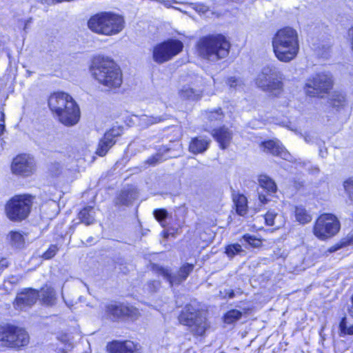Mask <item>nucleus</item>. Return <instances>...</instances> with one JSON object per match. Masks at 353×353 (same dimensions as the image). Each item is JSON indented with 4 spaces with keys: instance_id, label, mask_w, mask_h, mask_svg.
I'll return each instance as SVG.
<instances>
[{
    "instance_id": "obj_10",
    "label": "nucleus",
    "mask_w": 353,
    "mask_h": 353,
    "mask_svg": "<svg viewBox=\"0 0 353 353\" xmlns=\"http://www.w3.org/2000/svg\"><path fill=\"white\" fill-rule=\"evenodd\" d=\"M333 85L332 76L330 73L319 72L310 77L306 81L304 90L307 96L323 97Z\"/></svg>"
},
{
    "instance_id": "obj_54",
    "label": "nucleus",
    "mask_w": 353,
    "mask_h": 353,
    "mask_svg": "<svg viewBox=\"0 0 353 353\" xmlns=\"http://www.w3.org/2000/svg\"><path fill=\"white\" fill-rule=\"evenodd\" d=\"M319 152H320V155L322 157H324V151L322 149L320 150Z\"/></svg>"
},
{
    "instance_id": "obj_19",
    "label": "nucleus",
    "mask_w": 353,
    "mask_h": 353,
    "mask_svg": "<svg viewBox=\"0 0 353 353\" xmlns=\"http://www.w3.org/2000/svg\"><path fill=\"white\" fill-rule=\"evenodd\" d=\"M211 134L219 143L221 149L227 148L232 139V131L225 126L213 129Z\"/></svg>"
},
{
    "instance_id": "obj_28",
    "label": "nucleus",
    "mask_w": 353,
    "mask_h": 353,
    "mask_svg": "<svg viewBox=\"0 0 353 353\" xmlns=\"http://www.w3.org/2000/svg\"><path fill=\"white\" fill-rule=\"evenodd\" d=\"M79 219L82 223L87 225L94 223L95 221L94 208L91 206L84 208L79 212Z\"/></svg>"
},
{
    "instance_id": "obj_13",
    "label": "nucleus",
    "mask_w": 353,
    "mask_h": 353,
    "mask_svg": "<svg viewBox=\"0 0 353 353\" xmlns=\"http://www.w3.org/2000/svg\"><path fill=\"white\" fill-rule=\"evenodd\" d=\"M104 316L112 321H117L123 316L135 317L138 310L121 303H110L104 306Z\"/></svg>"
},
{
    "instance_id": "obj_3",
    "label": "nucleus",
    "mask_w": 353,
    "mask_h": 353,
    "mask_svg": "<svg viewBox=\"0 0 353 353\" xmlns=\"http://www.w3.org/2000/svg\"><path fill=\"white\" fill-rule=\"evenodd\" d=\"M48 105L65 125H74L79 121V108L72 97L65 92H59L51 94Z\"/></svg>"
},
{
    "instance_id": "obj_1",
    "label": "nucleus",
    "mask_w": 353,
    "mask_h": 353,
    "mask_svg": "<svg viewBox=\"0 0 353 353\" xmlns=\"http://www.w3.org/2000/svg\"><path fill=\"white\" fill-rule=\"evenodd\" d=\"M91 70L95 79L109 90L119 88L122 83L120 68L108 57H95L92 60Z\"/></svg>"
},
{
    "instance_id": "obj_39",
    "label": "nucleus",
    "mask_w": 353,
    "mask_h": 353,
    "mask_svg": "<svg viewBox=\"0 0 353 353\" xmlns=\"http://www.w3.org/2000/svg\"><path fill=\"white\" fill-rule=\"evenodd\" d=\"M339 329L343 334H353V324L347 326L346 318H343L339 324Z\"/></svg>"
},
{
    "instance_id": "obj_12",
    "label": "nucleus",
    "mask_w": 353,
    "mask_h": 353,
    "mask_svg": "<svg viewBox=\"0 0 353 353\" xmlns=\"http://www.w3.org/2000/svg\"><path fill=\"white\" fill-rule=\"evenodd\" d=\"M183 44L176 39H170L157 45L153 50V59L158 63L170 60L182 51Z\"/></svg>"
},
{
    "instance_id": "obj_34",
    "label": "nucleus",
    "mask_w": 353,
    "mask_h": 353,
    "mask_svg": "<svg viewBox=\"0 0 353 353\" xmlns=\"http://www.w3.org/2000/svg\"><path fill=\"white\" fill-rule=\"evenodd\" d=\"M10 239L12 245H14L16 248H21L24 245V237L19 232H10Z\"/></svg>"
},
{
    "instance_id": "obj_57",
    "label": "nucleus",
    "mask_w": 353,
    "mask_h": 353,
    "mask_svg": "<svg viewBox=\"0 0 353 353\" xmlns=\"http://www.w3.org/2000/svg\"><path fill=\"white\" fill-rule=\"evenodd\" d=\"M198 83H201V80H198Z\"/></svg>"
},
{
    "instance_id": "obj_2",
    "label": "nucleus",
    "mask_w": 353,
    "mask_h": 353,
    "mask_svg": "<svg viewBox=\"0 0 353 353\" xmlns=\"http://www.w3.org/2000/svg\"><path fill=\"white\" fill-rule=\"evenodd\" d=\"M196 49L200 58L216 63L228 57L230 43L223 34H209L198 40Z\"/></svg>"
},
{
    "instance_id": "obj_56",
    "label": "nucleus",
    "mask_w": 353,
    "mask_h": 353,
    "mask_svg": "<svg viewBox=\"0 0 353 353\" xmlns=\"http://www.w3.org/2000/svg\"><path fill=\"white\" fill-rule=\"evenodd\" d=\"M168 234H166L165 235V238H168Z\"/></svg>"
},
{
    "instance_id": "obj_29",
    "label": "nucleus",
    "mask_w": 353,
    "mask_h": 353,
    "mask_svg": "<svg viewBox=\"0 0 353 353\" xmlns=\"http://www.w3.org/2000/svg\"><path fill=\"white\" fill-rule=\"evenodd\" d=\"M39 296L43 303L48 305H52L55 302V292L52 288L46 286L41 288Z\"/></svg>"
},
{
    "instance_id": "obj_47",
    "label": "nucleus",
    "mask_w": 353,
    "mask_h": 353,
    "mask_svg": "<svg viewBox=\"0 0 353 353\" xmlns=\"http://www.w3.org/2000/svg\"><path fill=\"white\" fill-rule=\"evenodd\" d=\"M225 295H228L230 299H233L235 296V293L232 290H225Z\"/></svg>"
},
{
    "instance_id": "obj_4",
    "label": "nucleus",
    "mask_w": 353,
    "mask_h": 353,
    "mask_svg": "<svg viewBox=\"0 0 353 353\" xmlns=\"http://www.w3.org/2000/svg\"><path fill=\"white\" fill-rule=\"evenodd\" d=\"M272 44L275 57L282 62L291 61L299 51L297 32L291 28L279 30L272 38Z\"/></svg>"
},
{
    "instance_id": "obj_23",
    "label": "nucleus",
    "mask_w": 353,
    "mask_h": 353,
    "mask_svg": "<svg viewBox=\"0 0 353 353\" xmlns=\"http://www.w3.org/2000/svg\"><path fill=\"white\" fill-rule=\"evenodd\" d=\"M210 143V140L202 137L193 138L189 145V150L193 154L203 153L206 151Z\"/></svg>"
},
{
    "instance_id": "obj_26",
    "label": "nucleus",
    "mask_w": 353,
    "mask_h": 353,
    "mask_svg": "<svg viewBox=\"0 0 353 353\" xmlns=\"http://www.w3.org/2000/svg\"><path fill=\"white\" fill-rule=\"evenodd\" d=\"M206 123L214 125L221 122L224 118V114L221 108H216L212 110H207L203 114Z\"/></svg>"
},
{
    "instance_id": "obj_50",
    "label": "nucleus",
    "mask_w": 353,
    "mask_h": 353,
    "mask_svg": "<svg viewBox=\"0 0 353 353\" xmlns=\"http://www.w3.org/2000/svg\"><path fill=\"white\" fill-rule=\"evenodd\" d=\"M5 130V125L4 124H0V136L3 134V131Z\"/></svg>"
},
{
    "instance_id": "obj_18",
    "label": "nucleus",
    "mask_w": 353,
    "mask_h": 353,
    "mask_svg": "<svg viewBox=\"0 0 353 353\" xmlns=\"http://www.w3.org/2000/svg\"><path fill=\"white\" fill-rule=\"evenodd\" d=\"M39 297V292L32 289L26 290L19 294L14 303V307L23 310L26 307H30L35 303Z\"/></svg>"
},
{
    "instance_id": "obj_52",
    "label": "nucleus",
    "mask_w": 353,
    "mask_h": 353,
    "mask_svg": "<svg viewBox=\"0 0 353 353\" xmlns=\"http://www.w3.org/2000/svg\"><path fill=\"white\" fill-rule=\"evenodd\" d=\"M151 285H153L154 288H157L159 286V283L157 281H153Z\"/></svg>"
},
{
    "instance_id": "obj_7",
    "label": "nucleus",
    "mask_w": 353,
    "mask_h": 353,
    "mask_svg": "<svg viewBox=\"0 0 353 353\" xmlns=\"http://www.w3.org/2000/svg\"><path fill=\"white\" fill-rule=\"evenodd\" d=\"M33 197L30 195H18L10 199L6 205V213L12 221L26 219L31 210Z\"/></svg>"
},
{
    "instance_id": "obj_46",
    "label": "nucleus",
    "mask_w": 353,
    "mask_h": 353,
    "mask_svg": "<svg viewBox=\"0 0 353 353\" xmlns=\"http://www.w3.org/2000/svg\"><path fill=\"white\" fill-rule=\"evenodd\" d=\"M18 282V279L12 276L10 278H9L6 283H9L11 284H15Z\"/></svg>"
},
{
    "instance_id": "obj_55",
    "label": "nucleus",
    "mask_w": 353,
    "mask_h": 353,
    "mask_svg": "<svg viewBox=\"0 0 353 353\" xmlns=\"http://www.w3.org/2000/svg\"><path fill=\"white\" fill-rule=\"evenodd\" d=\"M2 121H4V114H2Z\"/></svg>"
},
{
    "instance_id": "obj_36",
    "label": "nucleus",
    "mask_w": 353,
    "mask_h": 353,
    "mask_svg": "<svg viewBox=\"0 0 353 353\" xmlns=\"http://www.w3.org/2000/svg\"><path fill=\"white\" fill-rule=\"evenodd\" d=\"M227 84L231 89L239 90L243 88V81L239 77H230L226 81Z\"/></svg>"
},
{
    "instance_id": "obj_30",
    "label": "nucleus",
    "mask_w": 353,
    "mask_h": 353,
    "mask_svg": "<svg viewBox=\"0 0 353 353\" xmlns=\"http://www.w3.org/2000/svg\"><path fill=\"white\" fill-rule=\"evenodd\" d=\"M236 206V210L238 214L243 216L248 210L247 199L243 194H237L233 198Z\"/></svg>"
},
{
    "instance_id": "obj_38",
    "label": "nucleus",
    "mask_w": 353,
    "mask_h": 353,
    "mask_svg": "<svg viewBox=\"0 0 353 353\" xmlns=\"http://www.w3.org/2000/svg\"><path fill=\"white\" fill-rule=\"evenodd\" d=\"M242 240L243 241L254 248H258L261 245V240L252 235L245 234L243 236Z\"/></svg>"
},
{
    "instance_id": "obj_20",
    "label": "nucleus",
    "mask_w": 353,
    "mask_h": 353,
    "mask_svg": "<svg viewBox=\"0 0 353 353\" xmlns=\"http://www.w3.org/2000/svg\"><path fill=\"white\" fill-rule=\"evenodd\" d=\"M203 93L201 84L192 82L184 85L179 92L181 98L190 100H198Z\"/></svg>"
},
{
    "instance_id": "obj_15",
    "label": "nucleus",
    "mask_w": 353,
    "mask_h": 353,
    "mask_svg": "<svg viewBox=\"0 0 353 353\" xmlns=\"http://www.w3.org/2000/svg\"><path fill=\"white\" fill-rule=\"evenodd\" d=\"M193 269L194 265L185 263L176 272H172L170 270L163 267H159L157 272L166 279L170 285H179L183 282L192 272Z\"/></svg>"
},
{
    "instance_id": "obj_35",
    "label": "nucleus",
    "mask_w": 353,
    "mask_h": 353,
    "mask_svg": "<svg viewBox=\"0 0 353 353\" xmlns=\"http://www.w3.org/2000/svg\"><path fill=\"white\" fill-rule=\"evenodd\" d=\"M60 341L63 347H58L59 352L61 353H67L68 351L71 350L73 347L72 343L70 341L69 337L68 335H63L60 338Z\"/></svg>"
},
{
    "instance_id": "obj_45",
    "label": "nucleus",
    "mask_w": 353,
    "mask_h": 353,
    "mask_svg": "<svg viewBox=\"0 0 353 353\" xmlns=\"http://www.w3.org/2000/svg\"><path fill=\"white\" fill-rule=\"evenodd\" d=\"M259 199L262 204H266L269 201V199L263 192H259Z\"/></svg>"
},
{
    "instance_id": "obj_16",
    "label": "nucleus",
    "mask_w": 353,
    "mask_h": 353,
    "mask_svg": "<svg viewBox=\"0 0 353 353\" xmlns=\"http://www.w3.org/2000/svg\"><path fill=\"white\" fill-rule=\"evenodd\" d=\"M121 134L122 130L119 127H113L106 132L99 142L96 154L100 157L105 156L116 143V138L121 136Z\"/></svg>"
},
{
    "instance_id": "obj_51",
    "label": "nucleus",
    "mask_w": 353,
    "mask_h": 353,
    "mask_svg": "<svg viewBox=\"0 0 353 353\" xmlns=\"http://www.w3.org/2000/svg\"><path fill=\"white\" fill-rule=\"evenodd\" d=\"M311 168L312 169V170L311 171L312 172L315 173V172H319V168H317L316 166H314V167L311 166Z\"/></svg>"
},
{
    "instance_id": "obj_11",
    "label": "nucleus",
    "mask_w": 353,
    "mask_h": 353,
    "mask_svg": "<svg viewBox=\"0 0 353 353\" xmlns=\"http://www.w3.org/2000/svg\"><path fill=\"white\" fill-rule=\"evenodd\" d=\"M340 230V222L332 214H323L316 221L314 234L321 240H326L336 235Z\"/></svg>"
},
{
    "instance_id": "obj_27",
    "label": "nucleus",
    "mask_w": 353,
    "mask_h": 353,
    "mask_svg": "<svg viewBox=\"0 0 353 353\" xmlns=\"http://www.w3.org/2000/svg\"><path fill=\"white\" fill-rule=\"evenodd\" d=\"M259 186L269 194L275 193L277 186L273 179L266 174H261L258 177Z\"/></svg>"
},
{
    "instance_id": "obj_37",
    "label": "nucleus",
    "mask_w": 353,
    "mask_h": 353,
    "mask_svg": "<svg viewBox=\"0 0 353 353\" xmlns=\"http://www.w3.org/2000/svg\"><path fill=\"white\" fill-rule=\"evenodd\" d=\"M242 251L241 245L238 243L229 245L225 248V254L228 257L232 258Z\"/></svg>"
},
{
    "instance_id": "obj_41",
    "label": "nucleus",
    "mask_w": 353,
    "mask_h": 353,
    "mask_svg": "<svg viewBox=\"0 0 353 353\" xmlns=\"http://www.w3.org/2000/svg\"><path fill=\"white\" fill-rule=\"evenodd\" d=\"M58 250H59V248H58L57 245H51L49 247V248L46 250V252H45L43 254L42 257L46 260L50 259L55 256Z\"/></svg>"
},
{
    "instance_id": "obj_43",
    "label": "nucleus",
    "mask_w": 353,
    "mask_h": 353,
    "mask_svg": "<svg viewBox=\"0 0 353 353\" xmlns=\"http://www.w3.org/2000/svg\"><path fill=\"white\" fill-rule=\"evenodd\" d=\"M344 188L349 197L353 200V178H350L344 182Z\"/></svg>"
},
{
    "instance_id": "obj_49",
    "label": "nucleus",
    "mask_w": 353,
    "mask_h": 353,
    "mask_svg": "<svg viewBox=\"0 0 353 353\" xmlns=\"http://www.w3.org/2000/svg\"><path fill=\"white\" fill-rule=\"evenodd\" d=\"M304 139H305V142H307V143H311L312 142V137L310 136V135H305L304 137Z\"/></svg>"
},
{
    "instance_id": "obj_21",
    "label": "nucleus",
    "mask_w": 353,
    "mask_h": 353,
    "mask_svg": "<svg viewBox=\"0 0 353 353\" xmlns=\"http://www.w3.org/2000/svg\"><path fill=\"white\" fill-rule=\"evenodd\" d=\"M263 151L272 154L274 156H278L281 158L288 160L290 157V153L278 142L272 140L265 141L262 143Z\"/></svg>"
},
{
    "instance_id": "obj_22",
    "label": "nucleus",
    "mask_w": 353,
    "mask_h": 353,
    "mask_svg": "<svg viewBox=\"0 0 353 353\" xmlns=\"http://www.w3.org/2000/svg\"><path fill=\"white\" fill-rule=\"evenodd\" d=\"M168 119L166 114L158 116L142 114L138 117L139 125L143 129L148 128L152 125L163 122Z\"/></svg>"
},
{
    "instance_id": "obj_9",
    "label": "nucleus",
    "mask_w": 353,
    "mask_h": 353,
    "mask_svg": "<svg viewBox=\"0 0 353 353\" xmlns=\"http://www.w3.org/2000/svg\"><path fill=\"white\" fill-rule=\"evenodd\" d=\"M30 337L23 328L8 325L0 328V342L5 347L19 349L29 343Z\"/></svg>"
},
{
    "instance_id": "obj_53",
    "label": "nucleus",
    "mask_w": 353,
    "mask_h": 353,
    "mask_svg": "<svg viewBox=\"0 0 353 353\" xmlns=\"http://www.w3.org/2000/svg\"><path fill=\"white\" fill-rule=\"evenodd\" d=\"M352 306L351 309L350 310V312L352 315H353V296L352 297Z\"/></svg>"
},
{
    "instance_id": "obj_8",
    "label": "nucleus",
    "mask_w": 353,
    "mask_h": 353,
    "mask_svg": "<svg viewBox=\"0 0 353 353\" xmlns=\"http://www.w3.org/2000/svg\"><path fill=\"white\" fill-rule=\"evenodd\" d=\"M181 324L190 327V331L196 335L202 336L206 329L205 318L201 315L198 307L192 304L187 305L179 316Z\"/></svg>"
},
{
    "instance_id": "obj_17",
    "label": "nucleus",
    "mask_w": 353,
    "mask_h": 353,
    "mask_svg": "<svg viewBox=\"0 0 353 353\" xmlns=\"http://www.w3.org/2000/svg\"><path fill=\"white\" fill-rule=\"evenodd\" d=\"M110 353H141V345L132 341H113L108 344Z\"/></svg>"
},
{
    "instance_id": "obj_25",
    "label": "nucleus",
    "mask_w": 353,
    "mask_h": 353,
    "mask_svg": "<svg viewBox=\"0 0 353 353\" xmlns=\"http://www.w3.org/2000/svg\"><path fill=\"white\" fill-rule=\"evenodd\" d=\"M327 102L330 106L339 110L346 104L345 96L342 92L334 91L329 94Z\"/></svg>"
},
{
    "instance_id": "obj_32",
    "label": "nucleus",
    "mask_w": 353,
    "mask_h": 353,
    "mask_svg": "<svg viewBox=\"0 0 353 353\" xmlns=\"http://www.w3.org/2000/svg\"><path fill=\"white\" fill-rule=\"evenodd\" d=\"M165 160V158L163 157V155L157 152L154 155L149 157L144 162L145 168H148L149 166H156L157 165L163 162Z\"/></svg>"
},
{
    "instance_id": "obj_40",
    "label": "nucleus",
    "mask_w": 353,
    "mask_h": 353,
    "mask_svg": "<svg viewBox=\"0 0 353 353\" xmlns=\"http://www.w3.org/2000/svg\"><path fill=\"white\" fill-rule=\"evenodd\" d=\"M153 214L155 219L161 223L162 226H164L163 222L168 216V212L164 209H157L154 211Z\"/></svg>"
},
{
    "instance_id": "obj_24",
    "label": "nucleus",
    "mask_w": 353,
    "mask_h": 353,
    "mask_svg": "<svg viewBox=\"0 0 353 353\" xmlns=\"http://www.w3.org/2000/svg\"><path fill=\"white\" fill-rule=\"evenodd\" d=\"M138 196L137 189L133 187L124 188L117 197V203L124 205L130 204Z\"/></svg>"
},
{
    "instance_id": "obj_44",
    "label": "nucleus",
    "mask_w": 353,
    "mask_h": 353,
    "mask_svg": "<svg viewBox=\"0 0 353 353\" xmlns=\"http://www.w3.org/2000/svg\"><path fill=\"white\" fill-rule=\"evenodd\" d=\"M9 263L6 259H3L0 261V274L1 272L8 267Z\"/></svg>"
},
{
    "instance_id": "obj_42",
    "label": "nucleus",
    "mask_w": 353,
    "mask_h": 353,
    "mask_svg": "<svg viewBox=\"0 0 353 353\" xmlns=\"http://www.w3.org/2000/svg\"><path fill=\"white\" fill-rule=\"evenodd\" d=\"M277 216V214L274 211H268L265 216V221L268 225L272 226L275 225L274 219Z\"/></svg>"
},
{
    "instance_id": "obj_5",
    "label": "nucleus",
    "mask_w": 353,
    "mask_h": 353,
    "mask_svg": "<svg viewBox=\"0 0 353 353\" xmlns=\"http://www.w3.org/2000/svg\"><path fill=\"white\" fill-rule=\"evenodd\" d=\"M125 23L123 16L112 12H101L88 21V28L92 32L105 36L119 34L123 30Z\"/></svg>"
},
{
    "instance_id": "obj_33",
    "label": "nucleus",
    "mask_w": 353,
    "mask_h": 353,
    "mask_svg": "<svg viewBox=\"0 0 353 353\" xmlns=\"http://www.w3.org/2000/svg\"><path fill=\"white\" fill-rule=\"evenodd\" d=\"M242 316V312L237 310H231L228 311L224 316V321L225 323H232Z\"/></svg>"
},
{
    "instance_id": "obj_14",
    "label": "nucleus",
    "mask_w": 353,
    "mask_h": 353,
    "mask_svg": "<svg viewBox=\"0 0 353 353\" xmlns=\"http://www.w3.org/2000/svg\"><path fill=\"white\" fill-rule=\"evenodd\" d=\"M35 170V161L28 154L18 155L12 161V171L14 174L29 176L33 174Z\"/></svg>"
},
{
    "instance_id": "obj_6",
    "label": "nucleus",
    "mask_w": 353,
    "mask_h": 353,
    "mask_svg": "<svg viewBox=\"0 0 353 353\" xmlns=\"http://www.w3.org/2000/svg\"><path fill=\"white\" fill-rule=\"evenodd\" d=\"M282 74L274 64L263 66L255 79L258 88L272 95L278 96L283 89Z\"/></svg>"
},
{
    "instance_id": "obj_48",
    "label": "nucleus",
    "mask_w": 353,
    "mask_h": 353,
    "mask_svg": "<svg viewBox=\"0 0 353 353\" xmlns=\"http://www.w3.org/2000/svg\"><path fill=\"white\" fill-rule=\"evenodd\" d=\"M349 34L351 37V48L353 50V28L350 30Z\"/></svg>"
},
{
    "instance_id": "obj_31",
    "label": "nucleus",
    "mask_w": 353,
    "mask_h": 353,
    "mask_svg": "<svg viewBox=\"0 0 353 353\" xmlns=\"http://www.w3.org/2000/svg\"><path fill=\"white\" fill-rule=\"evenodd\" d=\"M296 220L301 224L311 221L312 216L303 206H296L294 211Z\"/></svg>"
}]
</instances>
